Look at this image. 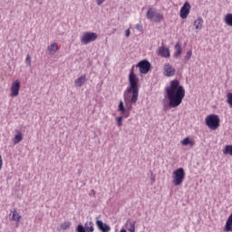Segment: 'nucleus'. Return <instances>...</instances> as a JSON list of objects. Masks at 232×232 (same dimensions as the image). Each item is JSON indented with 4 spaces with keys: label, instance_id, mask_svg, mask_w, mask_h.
<instances>
[{
    "label": "nucleus",
    "instance_id": "1",
    "mask_svg": "<svg viewBox=\"0 0 232 232\" xmlns=\"http://www.w3.org/2000/svg\"><path fill=\"white\" fill-rule=\"evenodd\" d=\"M129 84L130 86L123 92V101L119 102L118 111L121 112V115L125 119L130 117V111L133 108V104H137L139 101V78L135 74V65H133L130 71L129 74Z\"/></svg>",
    "mask_w": 232,
    "mask_h": 232
},
{
    "label": "nucleus",
    "instance_id": "2",
    "mask_svg": "<svg viewBox=\"0 0 232 232\" xmlns=\"http://www.w3.org/2000/svg\"><path fill=\"white\" fill-rule=\"evenodd\" d=\"M169 108H178L182 104L184 97H186V89L180 85L179 80H172L170 85L166 89Z\"/></svg>",
    "mask_w": 232,
    "mask_h": 232
},
{
    "label": "nucleus",
    "instance_id": "3",
    "mask_svg": "<svg viewBox=\"0 0 232 232\" xmlns=\"http://www.w3.org/2000/svg\"><path fill=\"white\" fill-rule=\"evenodd\" d=\"M185 178H186V171H184L182 168H179L173 171L172 184H174V186H180V184L184 182Z\"/></svg>",
    "mask_w": 232,
    "mask_h": 232
},
{
    "label": "nucleus",
    "instance_id": "4",
    "mask_svg": "<svg viewBox=\"0 0 232 232\" xmlns=\"http://www.w3.org/2000/svg\"><path fill=\"white\" fill-rule=\"evenodd\" d=\"M206 124L210 130H217L220 126V118L217 114H210L206 118Z\"/></svg>",
    "mask_w": 232,
    "mask_h": 232
},
{
    "label": "nucleus",
    "instance_id": "5",
    "mask_svg": "<svg viewBox=\"0 0 232 232\" xmlns=\"http://www.w3.org/2000/svg\"><path fill=\"white\" fill-rule=\"evenodd\" d=\"M97 33L85 32L81 37V43H83V44H90V43L97 41Z\"/></svg>",
    "mask_w": 232,
    "mask_h": 232
},
{
    "label": "nucleus",
    "instance_id": "6",
    "mask_svg": "<svg viewBox=\"0 0 232 232\" xmlns=\"http://www.w3.org/2000/svg\"><path fill=\"white\" fill-rule=\"evenodd\" d=\"M137 68H140V73L146 75L151 70V63L148 60H142L137 63Z\"/></svg>",
    "mask_w": 232,
    "mask_h": 232
},
{
    "label": "nucleus",
    "instance_id": "7",
    "mask_svg": "<svg viewBox=\"0 0 232 232\" xmlns=\"http://www.w3.org/2000/svg\"><path fill=\"white\" fill-rule=\"evenodd\" d=\"M177 70L170 63H165L163 67V75L165 77H173L175 75Z\"/></svg>",
    "mask_w": 232,
    "mask_h": 232
},
{
    "label": "nucleus",
    "instance_id": "8",
    "mask_svg": "<svg viewBox=\"0 0 232 232\" xmlns=\"http://www.w3.org/2000/svg\"><path fill=\"white\" fill-rule=\"evenodd\" d=\"M190 10H191V5L188 2H185L180 9L181 19H188V15H189Z\"/></svg>",
    "mask_w": 232,
    "mask_h": 232
},
{
    "label": "nucleus",
    "instance_id": "9",
    "mask_svg": "<svg viewBox=\"0 0 232 232\" xmlns=\"http://www.w3.org/2000/svg\"><path fill=\"white\" fill-rule=\"evenodd\" d=\"M21 89V82L14 81L11 85V97H17L19 95V90Z\"/></svg>",
    "mask_w": 232,
    "mask_h": 232
},
{
    "label": "nucleus",
    "instance_id": "10",
    "mask_svg": "<svg viewBox=\"0 0 232 232\" xmlns=\"http://www.w3.org/2000/svg\"><path fill=\"white\" fill-rule=\"evenodd\" d=\"M96 226H97L98 229L102 232H111V227H110V225L102 222V220H97Z\"/></svg>",
    "mask_w": 232,
    "mask_h": 232
},
{
    "label": "nucleus",
    "instance_id": "11",
    "mask_svg": "<svg viewBox=\"0 0 232 232\" xmlns=\"http://www.w3.org/2000/svg\"><path fill=\"white\" fill-rule=\"evenodd\" d=\"M11 220L15 221L16 227H19V223L21 222V215H19V212H17V208L13 210Z\"/></svg>",
    "mask_w": 232,
    "mask_h": 232
},
{
    "label": "nucleus",
    "instance_id": "12",
    "mask_svg": "<svg viewBox=\"0 0 232 232\" xmlns=\"http://www.w3.org/2000/svg\"><path fill=\"white\" fill-rule=\"evenodd\" d=\"M47 50L49 52V55H55V53L59 52V45L57 43H53L47 47Z\"/></svg>",
    "mask_w": 232,
    "mask_h": 232
},
{
    "label": "nucleus",
    "instance_id": "13",
    "mask_svg": "<svg viewBox=\"0 0 232 232\" xmlns=\"http://www.w3.org/2000/svg\"><path fill=\"white\" fill-rule=\"evenodd\" d=\"M159 53L161 57H164L165 59H168L169 57V49L166 47H160L159 48Z\"/></svg>",
    "mask_w": 232,
    "mask_h": 232
},
{
    "label": "nucleus",
    "instance_id": "14",
    "mask_svg": "<svg viewBox=\"0 0 232 232\" xmlns=\"http://www.w3.org/2000/svg\"><path fill=\"white\" fill-rule=\"evenodd\" d=\"M204 24V19L202 17H198L195 21H194V26L196 30H202V26Z\"/></svg>",
    "mask_w": 232,
    "mask_h": 232
},
{
    "label": "nucleus",
    "instance_id": "15",
    "mask_svg": "<svg viewBox=\"0 0 232 232\" xmlns=\"http://www.w3.org/2000/svg\"><path fill=\"white\" fill-rule=\"evenodd\" d=\"M156 12L154 8H149L146 14V18L149 19V21H153L155 19Z\"/></svg>",
    "mask_w": 232,
    "mask_h": 232
},
{
    "label": "nucleus",
    "instance_id": "16",
    "mask_svg": "<svg viewBox=\"0 0 232 232\" xmlns=\"http://www.w3.org/2000/svg\"><path fill=\"white\" fill-rule=\"evenodd\" d=\"M135 224H137L135 220L128 219L126 223L128 231L135 232Z\"/></svg>",
    "mask_w": 232,
    "mask_h": 232
},
{
    "label": "nucleus",
    "instance_id": "17",
    "mask_svg": "<svg viewBox=\"0 0 232 232\" xmlns=\"http://www.w3.org/2000/svg\"><path fill=\"white\" fill-rule=\"evenodd\" d=\"M175 50L176 52L174 53V57L175 59H179V57L182 55V46L180 45V44L178 43L175 44Z\"/></svg>",
    "mask_w": 232,
    "mask_h": 232
},
{
    "label": "nucleus",
    "instance_id": "18",
    "mask_svg": "<svg viewBox=\"0 0 232 232\" xmlns=\"http://www.w3.org/2000/svg\"><path fill=\"white\" fill-rule=\"evenodd\" d=\"M86 82V75H82L80 76L78 79H76L74 81V84L76 86H78L79 88H81V86H82V84H84Z\"/></svg>",
    "mask_w": 232,
    "mask_h": 232
},
{
    "label": "nucleus",
    "instance_id": "19",
    "mask_svg": "<svg viewBox=\"0 0 232 232\" xmlns=\"http://www.w3.org/2000/svg\"><path fill=\"white\" fill-rule=\"evenodd\" d=\"M94 224L92 223V221H86L84 224V227H85V232H93L95 227H94Z\"/></svg>",
    "mask_w": 232,
    "mask_h": 232
},
{
    "label": "nucleus",
    "instance_id": "20",
    "mask_svg": "<svg viewBox=\"0 0 232 232\" xmlns=\"http://www.w3.org/2000/svg\"><path fill=\"white\" fill-rule=\"evenodd\" d=\"M181 144H183V146H190L193 148V146H195V140H191L189 137H187L181 140Z\"/></svg>",
    "mask_w": 232,
    "mask_h": 232
},
{
    "label": "nucleus",
    "instance_id": "21",
    "mask_svg": "<svg viewBox=\"0 0 232 232\" xmlns=\"http://www.w3.org/2000/svg\"><path fill=\"white\" fill-rule=\"evenodd\" d=\"M23 140V133L21 131H17V134L14 136L13 142L14 144H19Z\"/></svg>",
    "mask_w": 232,
    "mask_h": 232
},
{
    "label": "nucleus",
    "instance_id": "22",
    "mask_svg": "<svg viewBox=\"0 0 232 232\" xmlns=\"http://www.w3.org/2000/svg\"><path fill=\"white\" fill-rule=\"evenodd\" d=\"M164 19V15L160 13H156L155 16H154V23H160V21H162Z\"/></svg>",
    "mask_w": 232,
    "mask_h": 232
},
{
    "label": "nucleus",
    "instance_id": "23",
    "mask_svg": "<svg viewBox=\"0 0 232 232\" xmlns=\"http://www.w3.org/2000/svg\"><path fill=\"white\" fill-rule=\"evenodd\" d=\"M224 155H230L232 157V145L225 146V150H223Z\"/></svg>",
    "mask_w": 232,
    "mask_h": 232
},
{
    "label": "nucleus",
    "instance_id": "24",
    "mask_svg": "<svg viewBox=\"0 0 232 232\" xmlns=\"http://www.w3.org/2000/svg\"><path fill=\"white\" fill-rule=\"evenodd\" d=\"M72 223L70 221H65L60 225L61 229L66 231V229H70Z\"/></svg>",
    "mask_w": 232,
    "mask_h": 232
},
{
    "label": "nucleus",
    "instance_id": "25",
    "mask_svg": "<svg viewBox=\"0 0 232 232\" xmlns=\"http://www.w3.org/2000/svg\"><path fill=\"white\" fill-rule=\"evenodd\" d=\"M225 23L226 24H227L228 26H232V14H227L225 16Z\"/></svg>",
    "mask_w": 232,
    "mask_h": 232
},
{
    "label": "nucleus",
    "instance_id": "26",
    "mask_svg": "<svg viewBox=\"0 0 232 232\" xmlns=\"http://www.w3.org/2000/svg\"><path fill=\"white\" fill-rule=\"evenodd\" d=\"M193 55V51L188 50L187 52V54L185 55V63H188L189 59H191V56Z\"/></svg>",
    "mask_w": 232,
    "mask_h": 232
},
{
    "label": "nucleus",
    "instance_id": "27",
    "mask_svg": "<svg viewBox=\"0 0 232 232\" xmlns=\"http://www.w3.org/2000/svg\"><path fill=\"white\" fill-rule=\"evenodd\" d=\"M25 63H26L27 66H32V57L30 56V54L26 55Z\"/></svg>",
    "mask_w": 232,
    "mask_h": 232
},
{
    "label": "nucleus",
    "instance_id": "28",
    "mask_svg": "<svg viewBox=\"0 0 232 232\" xmlns=\"http://www.w3.org/2000/svg\"><path fill=\"white\" fill-rule=\"evenodd\" d=\"M76 232H86V228L82 225H78L76 227Z\"/></svg>",
    "mask_w": 232,
    "mask_h": 232
},
{
    "label": "nucleus",
    "instance_id": "29",
    "mask_svg": "<svg viewBox=\"0 0 232 232\" xmlns=\"http://www.w3.org/2000/svg\"><path fill=\"white\" fill-rule=\"evenodd\" d=\"M227 104H229V106H232V92H228L227 94Z\"/></svg>",
    "mask_w": 232,
    "mask_h": 232
},
{
    "label": "nucleus",
    "instance_id": "30",
    "mask_svg": "<svg viewBox=\"0 0 232 232\" xmlns=\"http://www.w3.org/2000/svg\"><path fill=\"white\" fill-rule=\"evenodd\" d=\"M116 121H117V126L121 128V126H122V116L116 118Z\"/></svg>",
    "mask_w": 232,
    "mask_h": 232
},
{
    "label": "nucleus",
    "instance_id": "31",
    "mask_svg": "<svg viewBox=\"0 0 232 232\" xmlns=\"http://www.w3.org/2000/svg\"><path fill=\"white\" fill-rule=\"evenodd\" d=\"M135 28H136V30H138L139 32H142V30H143L142 24H136V25H135Z\"/></svg>",
    "mask_w": 232,
    "mask_h": 232
},
{
    "label": "nucleus",
    "instance_id": "32",
    "mask_svg": "<svg viewBox=\"0 0 232 232\" xmlns=\"http://www.w3.org/2000/svg\"><path fill=\"white\" fill-rule=\"evenodd\" d=\"M105 0H96L97 5L101 6V5H102V3H104Z\"/></svg>",
    "mask_w": 232,
    "mask_h": 232
},
{
    "label": "nucleus",
    "instance_id": "33",
    "mask_svg": "<svg viewBox=\"0 0 232 232\" xmlns=\"http://www.w3.org/2000/svg\"><path fill=\"white\" fill-rule=\"evenodd\" d=\"M0 169H3V156L0 155Z\"/></svg>",
    "mask_w": 232,
    "mask_h": 232
},
{
    "label": "nucleus",
    "instance_id": "34",
    "mask_svg": "<svg viewBox=\"0 0 232 232\" xmlns=\"http://www.w3.org/2000/svg\"><path fill=\"white\" fill-rule=\"evenodd\" d=\"M125 37H130V29H127L125 32Z\"/></svg>",
    "mask_w": 232,
    "mask_h": 232
},
{
    "label": "nucleus",
    "instance_id": "35",
    "mask_svg": "<svg viewBox=\"0 0 232 232\" xmlns=\"http://www.w3.org/2000/svg\"><path fill=\"white\" fill-rule=\"evenodd\" d=\"M120 232H128V231H126V229L122 228V229H121Z\"/></svg>",
    "mask_w": 232,
    "mask_h": 232
}]
</instances>
